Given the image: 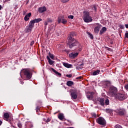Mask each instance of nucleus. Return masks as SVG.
<instances>
[{
  "mask_svg": "<svg viewBox=\"0 0 128 128\" xmlns=\"http://www.w3.org/2000/svg\"><path fill=\"white\" fill-rule=\"evenodd\" d=\"M72 36H74V34H72V33H71L70 34V36H68V42H67V46H68L69 48H74L78 46L76 50H78V52H82V45L80 44V42H78L76 39L72 38Z\"/></svg>",
  "mask_w": 128,
  "mask_h": 128,
  "instance_id": "obj_1",
  "label": "nucleus"
},
{
  "mask_svg": "<svg viewBox=\"0 0 128 128\" xmlns=\"http://www.w3.org/2000/svg\"><path fill=\"white\" fill-rule=\"evenodd\" d=\"M83 14V20L84 22H92V18L90 16V12L84 11Z\"/></svg>",
  "mask_w": 128,
  "mask_h": 128,
  "instance_id": "obj_2",
  "label": "nucleus"
},
{
  "mask_svg": "<svg viewBox=\"0 0 128 128\" xmlns=\"http://www.w3.org/2000/svg\"><path fill=\"white\" fill-rule=\"evenodd\" d=\"M115 97L116 100H120L122 102V100H124L126 98V93L124 92L117 93L115 95Z\"/></svg>",
  "mask_w": 128,
  "mask_h": 128,
  "instance_id": "obj_3",
  "label": "nucleus"
},
{
  "mask_svg": "<svg viewBox=\"0 0 128 128\" xmlns=\"http://www.w3.org/2000/svg\"><path fill=\"white\" fill-rule=\"evenodd\" d=\"M21 72L23 74L24 78H26L28 80L32 78V72L30 69H24L22 70Z\"/></svg>",
  "mask_w": 128,
  "mask_h": 128,
  "instance_id": "obj_4",
  "label": "nucleus"
},
{
  "mask_svg": "<svg viewBox=\"0 0 128 128\" xmlns=\"http://www.w3.org/2000/svg\"><path fill=\"white\" fill-rule=\"evenodd\" d=\"M96 122L100 124V126H106V121L104 120V118L100 116L96 119Z\"/></svg>",
  "mask_w": 128,
  "mask_h": 128,
  "instance_id": "obj_5",
  "label": "nucleus"
},
{
  "mask_svg": "<svg viewBox=\"0 0 128 128\" xmlns=\"http://www.w3.org/2000/svg\"><path fill=\"white\" fill-rule=\"evenodd\" d=\"M58 24H68V20L64 18V16H60L58 18Z\"/></svg>",
  "mask_w": 128,
  "mask_h": 128,
  "instance_id": "obj_6",
  "label": "nucleus"
},
{
  "mask_svg": "<svg viewBox=\"0 0 128 128\" xmlns=\"http://www.w3.org/2000/svg\"><path fill=\"white\" fill-rule=\"evenodd\" d=\"M116 92H118V88H116L114 86L110 87L109 94H110L111 96H116Z\"/></svg>",
  "mask_w": 128,
  "mask_h": 128,
  "instance_id": "obj_7",
  "label": "nucleus"
},
{
  "mask_svg": "<svg viewBox=\"0 0 128 128\" xmlns=\"http://www.w3.org/2000/svg\"><path fill=\"white\" fill-rule=\"evenodd\" d=\"M70 96L73 100H76L78 98V90L76 89H72L70 91Z\"/></svg>",
  "mask_w": 128,
  "mask_h": 128,
  "instance_id": "obj_8",
  "label": "nucleus"
},
{
  "mask_svg": "<svg viewBox=\"0 0 128 128\" xmlns=\"http://www.w3.org/2000/svg\"><path fill=\"white\" fill-rule=\"evenodd\" d=\"M116 112L117 114H118L119 116H126V114H127L126 110L124 108H120L117 110Z\"/></svg>",
  "mask_w": 128,
  "mask_h": 128,
  "instance_id": "obj_9",
  "label": "nucleus"
},
{
  "mask_svg": "<svg viewBox=\"0 0 128 128\" xmlns=\"http://www.w3.org/2000/svg\"><path fill=\"white\" fill-rule=\"evenodd\" d=\"M94 92H88L86 96L88 100H92V99L94 98Z\"/></svg>",
  "mask_w": 128,
  "mask_h": 128,
  "instance_id": "obj_10",
  "label": "nucleus"
},
{
  "mask_svg": "<svg viewBox=\"0 0 128 128\" xmlns=\"http://www.w3.org/2000/svg\"><path fill=\"white\" fill-rule=\"evenodd\" d=\"M96 25L97 26L94 28V32L96 34H98L100 28H102V26L98 23L96 24Z\"/></svg>",
  "mask_w": 128,
  "mask_h": 128,
  "instance_id": "obj_11",
  "label": "nucleus"
},
{
  "mask_svg": "<svg viewBox=\"0 0 128 128\" xmlns=\"http://www.w3.org/2000/svg\"><path fill=\"white\" fill-rule=\"evenodd\" d=\"M3 120H6L8 122H10V114L8 112L4 113L3 116Z\"/></svg>",
  "mask_w": 128,
  "mask_h": 128,
  "instance_id": "obj_12",
  "label": "nucleus"
},
{
  "mask_svg": "<svg viewBox=\"0 0 128 128\" xmlns=\"http://www.w3.org/2000/svg\"><path fill=\"white\" fill-rule=\"evenodd\" d=\"M78 56V52H73L69 54V58H76Z\"/></svg>",
  "mask_w": 128,
  "mask_h": 128,
  "instance_id": "obj_13",
  "label": "nucleus"
},
{
  "mask_svg": "<svg viewBox=\"0 0 128 128\" xmlns=\"http://www.w3.org/2000/svg\"><path fill=\"white\" fill-rule=\"evenodd\" d=\"M25 128H34V124L32 122H26L25 124Z\"/></svg>",
  "mask_w": 128,
  "mask_h": 128,
  "instance_id": "obj_14",
  "label": "nucleus"
},
{
  "mask_svg": "<svg viewBox=\"0 0 128 128\" xmlns=\"http://www.w3.org/2000/svg\"><path fill=\"white\" fill-rule=\"evenodd\" d=\"M46 11V6L41 7L38 8V12L40 14H42V12H44Z\"/></svg>",
  "mask_w": 128,
  "mask_h": 128,
  "instance_id": "obj_15",
  "label": "nucleus"
},
{
  "mask_svg": "<svg viewBox=\"0 0 128 128\" xmlns=\"http://www.w3.org/2000/svg\"><path fill=\"white\" fill-rule=\"evenodd\" d=\"M62 64L65 68H70L72 66V65L71 64H68V63H66L64 62H62Z\"/></svg>",
  "mask_w": 128,
  "mask_h": 128,
  "instance_id": "obj_16",
  "label": "nucleus"
},
{
  "mask_svg": "<svg viewBox=\"0 0 128 128\" xmlns=\"http://www.w3.org/2000/svg\"><path fill=\"white\" fill-rule=\"evenodd\" d=\"M98 102L100 103V104L104 106V98H98Z\"/></svg>",
  "mask_w": 128,
  "mask_h": 128,
  "instance_id": "obj_17",
  "label": "nucleus"
},
{
  "mask_svg": "<svg viewBox=\"0 0 128 128\" xmlns=\"http://www.w3.org/2000/svg\"><path fill=\"white\" fill-rule=\"evenodd\" d=\"M32 16V13L30 12L28 14H27L24 18V20L26 22H28L30 20V18Z\"/></svg>",
  "mask_w": 128,
  "mask_h": 128,
  "instance_id": "obj_18",
  "label": "nucleus"
},
{
  "mask_svg": "<svg viewBox=\"0 0 128 128\" xmlns=\"http://www.w3.org/2000/svg\"><path fill=\"white\" fill-rule=\"evenodd\" d=\"M84 63H79L77 64L76 68L78 70H82L84 68Z\"/></svg>",
  "mask_w": 128,
  "mask_h": 128,
  "instance_id": "obj_19",
  "label": "nucleus"
},
{
  "mask_svg": "<svg viewBox=\"0 0 128 128\" xmlns=\"http://www.w3.org/2000/svg\"><path fill=\"white\" fill-rule=\"evenodd\" d=\"M46 60H48V62L49 63V64H50V66H52V64H54V61L50 60V56H47Z\"/></svg>",
  "mask_w": 128,
  "mask_h": 128,
  "instance_id": "obj_20",
  "label": "nucleus"
},
{
  "mask_svg": "<svg viewBox=\"0 0 128 128\" xmlns=\"http://www.w3.org/2000/svg\"><path fill=\"white\" fill-rule=\"evenodd\" d=\"M32 27H30V26H26V32L28 33V32H32Z\"/></svg>",
  "mask_w": 128,
  "mask_h": 128,
  "instance_id": "obj_21",
  "label": "nucleus"
},
{
  "mask_svg": "<svg viewBox=\"0 0 128 128\" xmlns=\"http://www.w3.org/2000/svg\"><path fill=\"white\" fill-rule=\"evenodd\" d=\"M28 26H30V28H34V22L33 21V20L30 22Z\"/></svg>",
  "mask_w": 128,
  "mask_h": 128,
  "instance_id": "obj_22",
  "label": "nucleus"
},
{
  "mask_svg": "<svg viewBox=\"0 0 128 128\" xmlns=\"http://www.w3.org/2000/svg\"><path fill=\"white\" fill-rule=\"evenodd\" d=\"M100 70H97L92 73V76H98V74H100Z\"/></svg>",
  "mask_w": 128,
  "mask_h": 128,
  "instance_id": "obj_23",
  "label": "nucleus"
},
{
  "mask_svg": "<svg viewBox=\"0 0 128 128\" xmlns=\"http://www.w3.org/2000/svg\"><path fill=\"white\" fill-rule=\"evenodd\" d=\"M66 84L68 86H74V82L69 80L66 82Z\"/></svg>",
  "mask_w": 128,
  "mask_h": 128,
  "instance_id": "obj_24",
  "label": "nucleus"
},
{
  "mask_svg": "<svg viewBox=\"0 0 128 128\" xmlns=\"http://www.w3.org/2000/svg\"><path fill=\"white\" fill-rule=\"evenodd\" d=\"M106 32V28L103 27L100 30V34L102 35L104 32Z\"/></svg>",
  "mask_w": 128,
  "mask_h": 128,
  "instance_id": "obj_25",
  "label": "nucleus"
},
{
  "mask_svg": "<svg viewBox=\"0 0 128 128\" xmlns=\"http://www.w3.org/2000/svg\"><path fill=\"white\" fill-rule=\"evenodd\" d=\"M58 118L60 120H62L64 118V114L62 113H60L58 116Z\"/></svg>",
  "mask_w": 128,
  "mask_h": 128,
  "instance_id": "obj_26",
  "label": "nucleus"
},
{
  "mask_svg": "<svg viewBox=\"0 0 128 128\" xmlns=\"http://www.w3.org/2000/svg\"><path fill=\"white\" fill-rule=\"evenodd\" d=\"M52 72H54V74H56V76H62V74H60V73L58 72H57L54 68H52Z\"/></svg>",
  "mask_w": 128,
  "mask_h": 128,
  "instance_id": "obj_27",
  "label": "nucleus"
},
{
  "mask_svg": "<svg viewBox=\"0 0 128 128\" xmlns=\"http://www.w3.org/2000/svg\"><path fill=\"white\" fill-rule=\"evenodd\" d=\"M42 20L40 18H36L34 20H33V22H34V23L36 24V22H42Z\"/></svg>",
  "mask_w": 128,
  "mask_h": 128,
  "instance_id": "obj_28",
  "label": "nucleus"
},
{
  "mask_svg": "<svg viewBox=\"0 0 128 128\" xmlns=\"http://www.w3.org/2000/svg\"><path fill=\"white\" fill-rule=\"evenodd\" d=\"M43 120L46 122V124H48V122L52 120V118H48L47 120L46 118H43Z\"/></svg>",
  "mask_w": 128,
  "mask_h": 128,
  "instance_id": "obj_29",
  "label": "nucleus"
},
{
  "mask_svg": "<svg viewBox=\"0 0 128 128\" xmlns=\"http://www.w3.org/2000/svg\"><path fill=\"white\" fill-rule=\"evenodd\" d=\"M112 110L111 109H106V112H107L108 114H110V116H112Z\"/></svg>",
  "mask_w": 128,
  "mask_h": 128,
  "instance_id": "obj_30",
  "label": "nucleus"
},
{
  "mask_svg": "<svg viewBox=\"0 0 128 128\" xmlns=\"http://www.w3.org/2000/svg\"><path fill=\"white\" fill-rule=\"evenodd\" d=\"M92 10H94V12H97L98 10L96 9V7L95 5H92L91 6Z\"/></svg>",
  "mask_w": 128,
  "mask_h": 128,
  "instance_id": "obj_31",
  "label": "nucleus"
},
{
  "mask_svg": "<svg viewBox=\"0 0 128 128\" xmlns=\"http://www.w3.org/2000/svg\"><path fill=\"white\" fill-rule=\"evenodd\" d=\"M48 56H49L50 58H52V60H54V54H50V52H49Z\"/></svg>",
  "mask_w": 128,
  "mask_h": 128,
  "instance_id": "obj_32",
  "label": "nucleus"
},
{
  "mask_svg": "<svg viewBox=\"0 0 128 128\" xmlns=\"http://www.w3.org/2000/svg\"><path fill=\"white\" fill-rule=\"evenodd\" d=\"M105 104L106 106H108V104H110V100H108V99H106L105 100Z\"/></svg>",
  "mask_w": 128,
  "mask_h": 128,
  "instance_id": "obj_33",
  "label": "nucleus"
},
{
  "mask_svg": "<svg viewBox=\"0 0 128 128\" xmlns=\"http://www.w3.org/2000/svg\"><path fill=\"white\" fill-rule=\"evenodd\" d=\"M18 128H22V124L20 122H18L17 124Z\"/></svg>",
  "mask_w": 128,
  "mask_h": 128,
  "instance_id": "obj_34",
  "label": "nucleus"
},
{
  "mask_svg": "<svg viewBox=\"0 0 128 128\" xmlns=\"http://www.w3.org/2000/svg\"><path fill=\"white\" fill-rule=\"evenodd\" d=\"M36 110L37 112H38L40 110V107L37 106L36 108Z\"/></svg>",
  "mask_w": 128,
  "mask_h": 128,
  "instance_id": "obj_35",
  "label": "nucleus"
},
{
  "mask_svg": "<svg viewBox=\"0 0 128 128\" xmlns=\"http://www.w3.org/2000/svg\"><path fill=\"white\" fill-rule=\"evenodd\" d=\"M92 116L96 118H98V114H96V113H94L92 114Z\"/></svg>",
  "mask_w": 128,
  "mask_h": 128,
  "instance_id": "obj_36",
  "label": "nucleus"
},
{
  "mask_svg": "<svg viewBox=\"0 0 128 128\" xmlns=\"http://www.w3.org/2000/svg\"><path fill=\"white\" fill-rule=\"evenodd\" d=\"M88 34L90 36V38L91 40H94V36H92V34L90 33H88Z\"/></svg>",
  "mask_w": 128,
  "mask_h": 128,
  "instance_id": "obj_37",
  "label": "nucleus"
},
{
  "mask_svg": "<svg viewBox=\"0 0 128 128\" xmlns=\"http://www.w3.org/2000/svg\"><path fill=\"white\" fill-rule=\"evenodd\" d=\"M68 18H70L71 20H74V16L70 15L68 16Z\"/></svg>",
  "mask_w": 128,
  "mask_h": 128,
  "instance_id": "obj_38",
  "label": "nucleus"
},
{
  "mask_svg": "<svg viewBox=\"0 0 128 128\" xmlns=\"http://www.w3.org/2000/svg\"><path fill=\"white\" fill-rule=\"evenodd\" d=\"M34 41L32 40L30 42V46H34Z\"/></svg>",
  "mask_w": 128,
  "mask_h": 128,
  "instance_id": "obj_39",
  "label": "nucleus"
},
{
  "mask_svg": "<svg viewBox=\"0 0 128 128\" xmlns=\"http://www.w3.org/2000/svg\"><path fill=\"white\" fill-rule=\"evenodd\" d=\"M66 76L67 78H70L72 76V74H66Z\"/></svg>",
  "mask_w": 128,
  "mask_h": 128,
  "instance_id": "obj_40",
  "label": "nucleus"
},
{
  "mask_svg": "<svg viewBox=\"0 0 128 128\" xmlns=\"http://www.w3.org/2000/svg\"><path fill=\"white\" fill-rule=\"evenodd\" d=\"M46 22H52V20L50 18H49L47 19Z\"/></svg>",
  "mask_w": 128,
  "mask_h": 128,
  "instance_id": "obj_41",
  "label": "nucleus"
},
{
  "mask_svg": "<svg viewBox=\"0 0 128 128\" xmlns=\"http://www.w3.org/2000/svg\"><path fill=\"white\" fill-rule=\"evenodd\" d=\"M62 2H70V0H61Z\"/></svg>",
  "mask_w": 128,
  "mask_h": 128,
  "instance_id": "obj_42",
  "label": "nucleus"
},
{
  "mask_svg": "<svg viewBox=\"0 0 128 128\" xmlns=\"http://www.w3.org/2000/svg\"><path fill=\"white\" fill-rule=\"evenodd\" d=\"M120 28H121L122 30H124V26L120 25Z\"/></svg>",
  "mask_w": 128,
  "mask_h": 128,
  "instance_id": "obj_43",
  "label": "nucleus"
},
{
  "mask_svg": "<svg viewBox=\"0 0 128 128\" xmlns=\"http://www.w3.org/2000/svg\"><path fill=\"white\" fill-rule=\"evenodd\" d=\"M124 88L126 90H128V84L124 86Z\"/></svg>",
  "mask_w": 128,
  "mask_h": 128,
  "instance_id": "obj_44",
  "label": "nucleus"
},
{
  "mask_svg": "<svg viewBox=\"0 0 128 128\" xmlns=\"http://www.w3.org/2000/svg\"><path fill=\"white\" fill-rule=\"evenodd\" d=\"M115 128H122V126L120 125H117L115 126Z\"/></svg>",
  "mask_w": 128,
  "mask_h": 128,
  "instance_id": "obj_45",
  "label": "nucleus"
},
{
  "mask_svg": "<svg viewBox=\"0 0 128 128\" xmlns=\"http://www.w3.org/2000/svg\"><path fill=\"white\" fill-rule=\"evenodd\" d=\"M124 38H128V32L125 34Z\"/></svg>",
  "mask_w": 128,
  "mask_h": 128,
  "instance_id": "obj_46",
  "label": "nucleus"
},
{
  "mask_svg": "<svg viewBox=\"0 0 128 128\" xmlns=\"http://www.w3.org/2000/svg\"><path fill=\"white\" fill-rule=\"evenodd\" d=\"M48 22L46 21V22H44V26H48Z\"/></svg>",
  "mask_w": 128,
  "mask_h": 128,
  "instance_id": "obj_47",
  "label": "nucleus"
},
{
  "mask_svg": "<svg viewBox=\"0 0 128 128\" xmlns=\"http://www.w3.org/2000/svg\"><path fill=\"white\" fill-rule=\"evenodd\" d=\"M67 122H69L70 124H72V121H70V120H67Z\"/></svg>",
  "mask_w": 128,
  "mask_h": 128,
  "instance_id": "obj_48",
  "label": "nucleus"
},
{
  "mask_svg": "<svg viewBox=\"0 0 128 128\" xmlns=\"http://www.w3.org/2000/svg\"><path fill=\"white\" fill-rule=\"evenodd\" d=\"M82 76H79L76 78V80H82Z\"/></svg>",
  "mask_w": 128,
  "mask_h": 128,
  "instance_id": "obj_49",
  "label": "nucleus"
},
{
  "mask_svg": "<svg viewBox=\"0 0 128 128\" xmlns=\"http://www.w3.org/2000/svg\"><path fill=\"white\" fill-rule=\"evenodd\" d=\"M10 0H4V2H10Z\"/></svg>",
  "mask_w": 128,
  "mask_h": 128,
  "instance_id": "obj_50",
  "label": "nucleus"
},
{
  "mask_svg": "<svg viewBox=\"0 0 128 128\" xmlns=\"http://www.w3.org/2000/svg\"><path fill=\"white\" fill-rule=\"evenodd\" d=\"M125 26H126V28H128V24H126Z\"/></svg>",
  "mask_w": 128,
  "mask_h": 128,
  "instance_id": "obj_51",
  "label": "nucleus"
},
{
  "mask_svg": "<svg viewBox=\"0 0 128 128\" xmlns=\"http://www.w3.org/2000/svg\"><path fill=\"white\" fill-rule=\"evenodd\" d=\"M2 122L0 120V126H2Z\"/></svg>",
  "mask_w": 128,
  "mask_h": 128,
  "instance_id": "obj_52",
  "label": "nucleus"
},
{
  "mask_svg": "<svg viewBox=\"0 0 128 128\" xmlns=\"http://www.w3.org/2000/svg\"><path fill=\"white\" fill-rule=\"evenodd\" d=\"M2 5H0V10H2Z\"/></svg>",
  "mask_w": 128,
  "mask_h": 128,
  "instance_id": "obj_53",
  "label": "nucleus"
},
{
  "mask_svg": "<svg viewBox=\"0 0 128 128\" xmlns=\"http://www.w3.org/2000/svg\"><path fill=\"white\" fill-rule=\"evenodd\" d=\"M108 50H110V48H108Z\"/></svg>",
  "mask_w": 128,
  "mask_h": 128,
  "instance_id": "obj_54",
  "label": "nucleus"
},
{
  "mask_svg": "<svg viewBox=\"0 0 128 128\" xmlns=\"http://www.w3.org/2000/svg\"><path fill=\"white\" fill-rule=\"evenodd\" d=\"M21 84H24V82H21Z\"/></svg>",
  "mask_w": 128,
  "mask_h": 128,
  "instance_id": "obj_55",
  "label": "nucleus"
},
{
  "mask_svg": "<svg viewBox=\"0 0 128 128\" xmlns=\"http://www.w3.org/2000/svg\"><path fill=\"white\" fill-rule=\"evenodd\" d=\"M25 12H24V14H25Z\"/></svg>",
  "mask_w": 128,
  "mask_h": 128,
  "instance_id": "obj_56",
  "label": "nucleus"
},
{
  "mask_svg": "<svg viewBox=\"0 0 128 128\" xmlns=\"http://www.w3.org/2000/svg\"><path fill=\"white\" fill-rule=\"evenodd\" d=\"M102 72H104V71H103V70H102Z\"/></svg>",
  "mask_w": 128,
  "mask_h": 128,
  "instance_id": "obj_57",
  "label": "nucleus"
}]
</instances>
